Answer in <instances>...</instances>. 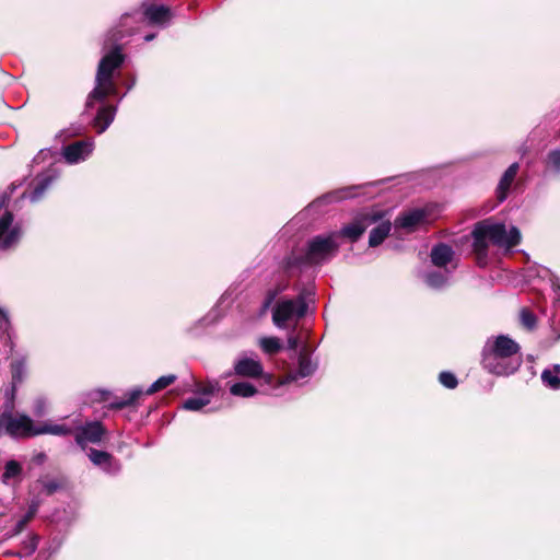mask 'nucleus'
Masks as SVG:
<instances>
[{"label":"nucleus","mask_w":560,"mask_h":560,"mask_svg":"<svg viewBox=\"0 0 560 560\" xmlns=\"http://www.w3.org/2000/svg\"><path fill=\"white\" fill-rule=\"evenodd\" d=\"M306 310L307 305L302 295L296 299L282 300L273 308L272 322L278 328H284L287 322L303 317Z\"/></svg>","instance_id":"39448f33"},{"label":"nucleus","mask_w":560,"mask_h":560,"mask_svg":"<svg viewBox=\"0 0 560 560\" xmlns=\"http://www.w3.org/2000/svg\"><path fill=\"white\" fill-rule=\"evenodd\" d=\"M453 248L444 243H439L434 245L431 249V261L436 267H445L450 264L454 258Z\"/></svg>","instance_id":"a211bd4d"},{"label":"nucleus","mask_w":560,"mask_h":560,"mask_svg":"<svg viewBox=\"0 0 560 560\" xmlns=\"http://www.w3.org/2000/svg\"><path fill=\"white\" fill-rule=\"evenodd\" d=\"M37 428L33 424L32 419L25 415L14 417L10 413H3L0 416V429H4L9 435L14 438L34 436Z\"/></svg>","instance_id":"0eeeda50"},{"label":"nucleus","mask_w":560,"mask_h":560,"mask_svg":"<svg viewBox=\"0 0 560 560\" xmlns=\"http://www.w3.org/2000/svg\"><path fill=\"white\" fill-rule=\"evenodd\" d=\"M37 545H38V537L36 535L30 536L23 542V548H22L21 555L31 556L37 549Z\"/></svg>","instance_id":"2f4dec72"},{"label":"nucleus","mask_w":560,"mask_h":560,"mask_svg":"<svg viewBox=\"0 0 560 560\" xmlns=\"http://www.w3.org/2000/svg\"><path fill=\"white\" fill-rule=\"evenodd\" d=\"M382 217V211L376 210L371 211V213L362 214L355 218L352 223L345 225L339 234L354 242L364 233L369 226L378 222Z\"/></svg>","instance_id":"1a4fd4ad"},{"label":"nucleus","mask_w":560,"mask_h":560,"mask_svg":"<svg viewBox=\"0 0 560 560\" xmlns=\"http://www.w3.org/2000/svg\"><path fill=\"white\" fill-rule=\"evenodd\" d=\"M22 476V466L19 462L11 459L4 465V471L1 476L2 481L5 485H13L20 481Z\"/></svg>","instance_id":"b1692460"},{"label":"nucleus","mask_w":560,"mask_h":560,"mask_svg":"<svg viewBox=\"0 0 560 560\" xmlns=\"http://www.w3.org/2000/svg\"><path fill=\"white\" fill-rule=\"evenodd\" d=\"M428 213L429 211L427 209L421 208L405 211L396 218L394 226L396 229H402L408 232H412L419 226L428 223Z\"/></svg>","instance_id":"9b49d317"},{"label":"nucleus","mask_w":560,"mask_h":560,"mask_svg":"<svg viewBox=\"0 0 560 560\" xmlns=\"http://www.w3.org/2000/svg\"><path fill=\"white\" fill-rule=\"evenodd\" d=\"M383 215H385L384 212H382ZM384 218V217H382ZM377 225L375 228H373L370 232V237H369V245L371 247H376L378 246L380 244L383 243V241L388 236L390 230H392V222L386 219H381L378 222H376Z\"/></svg>","instance_id":"aec40b11"},{"label":"nucleus","mask_w":560,"mask_h":560,"mask_svg":"<svg viewBox=\"0 0 560 560\" xmlns=\"http://www.w3.org/2000/svg\"><path fill=\"white\" fill-rule=\"evenodd\" d=\"M154 37H155V35H154V34H149V35H145V36H144V40H145V42H150V40H152Z\"/></svg>","instance_id":"c03bdc74"},{"label":"nucleus","mask_w":560,"mask_h":560,"mask_svg":"<svg viewBox=\"0 0 560 560\" xmlns=\"http://www.w3.org/2000/svg\"><path fill=\"white\" fill-rule=\"evenodd\" d=\"M517 172H518V163H513L508 167V170L502 175L500 183L498 185V188H497V195H498L499 201L502 202L506 199L508 191H509L512 183L514 182Z\"/></svg>","instance_id":"6ab92c4d"},{"label":"nucleus","mask_w":560,"mask_h":560,"mask_svg":"<svg viewBox=\"0 0 560 560\" xmlns=\"http://www.w3.org/2000/svg\"><path fill=\"white\" fill-rule=\"evenodd\" d=\"M122 62L124 56L118 46L101 59L96 73V85L86 100L88 107H92L96 101L103 102L107 95L116 94L117 88L113 80V72L119 68Z\"/></svg>","instance_id":"20e7f679"},{"label":"nucleus","mask_w":560,"mask_h":560,"mask_svg":"<svg viewBox=\"0 0 560 560\" xmlns=\"http://www.w3.org/2000/svg\"><path fill=\"white\" fill-rule=\"evenodd\" d=\"M176 381V375L168 374L159 377L151 386L144 392L141 387H135L124 394L122 397L117 398L112 402V407L116 409H121L128 406H132L143 394L152 395L156 392H160Z\"/></svg>","instance_id":"423d86ee"},{"label":"nucleus","mask_w":560,"mask_h":560,"mask_svg":"<svg viewBox=\"0 0 560 560\" xmlns=\"http://www.w3.org/2000/svg\"><path fill=\"white\" fill-rule=\"evenodd\" d=\"M299 346V339L294 335H289L288 337V349L295 351Z\"/></svg>","instance_id":"4c0bfd02"},{"label":"nucleus","mask_w":560,"mask_h":560,"mask_svg":"<svg viewBox=\"0 0 560 560\" xmlns=\"http://www.w3.org/2000/svg\"><path fill=\"white\" fill-rule=\"evenodd\" d=\"M316 368L317 365L312 362L311 358L306 353L301 352L299 355L298 370L289 373L280 384L296 382L301 378L311 376L315 372Z\"/></svg>","instance_id":"2eb2a0df"},{"label":"nucleus","mask_w":560,"mask_h":560,"mask_svg":"<svg viewBox=\"0 0 560 560\" xmlns=\"http://www.w3.org/2000/svg\"><path fill=\"white\" fill-rule=\"evenodd\" d=\"M472 249L478 262L485 264L488 257L489 243L510 250L521 242V232L516 226L509 229L502 222L486 219L477 222L471 231Z\"/></svg>","instance_id":"f03ea898"},{"label":"nucleus","mask_w":560,"mask_h":560,"mask_svg":"<svg viewBox=\"0 0 560 560\" xmlns=\"http://www.w3.org/2000/svg\"><path fill=\"white\" fill-rule=\"evenodd\" d=\"M34 412L36 416H43L45 413V400L37 399L34 407Z\"/></svg>","instance_id":"e433bc0d"},{"label":"nucleus","mask_w":560,"mask_h":560,"mask_svg":"<svg viewBox=\"0 0 560 560\" xmlns=\"http://www.w3.org/2000/svg\"><path fill=\"white\" fill-rule=\"evenodd\" d=\"M264 378H265L266 383H268V384H271V382L273 380V377L269 374L265 375Z\"/></svg>","instance_id":"37998d69"},{"label":"nucleus","mask_w":560,"mask_h":560,"mask_svg":"<svg viewBox=\"0 0 560 560\" xmlns=\"http://www.w3.org/2000/svg\"><path fill=\"white\" fill-rule=\"evenodd\" d=\"M337 233L317 235L308 241L306 249L302 254L293 253L285 260V268H302L308 265L320 264L336 255L339 244L336 242Z\"/></svg>","instance_id":"7ed1b4c3"},{"label":"nucleus","mask_w":560,"mask_h":560,"mask_svg":"<svg viewBox=\"0 0 560 560\" xmlns=\"http://www.w3.org/2000/svg\"><path fill=\"white\" fill-rule=\"evenodd\" d=\"M28 521L24 516L21 520H19L12 529V535H19L20 533H22Z\"/></svg>","instance_id":"c9c22d12"},{"label":"nucleus","mask_w":560,"mask_h":560,"mask_svg":"<svg viewBox=\"0 0 560 560\" xmlns=\"http://www.w3.org/2000/svg\"><path fill=\"white\" fill-rule=\"evenodd\" d=\"M115 114L116 108L114 106H102L98 109L95 117V126L98 133H103L109 127L115 118Z\"/></svg>","instance_id":"4be33fe9"},{"label":"nucleus","mask_w":560,"mask_h":560,"mask_svg":"<svg viewBox=\"0 0 560 560\" xmlns=\"http://www.w3.org/2000/svg\"><path fill=\"white\" fill-rule=\"evenodd\" d=\"M75 442L82 448H85L88 443H100L105 433V429L98 421L86 422L83 425H75Z\"/></svg>","instance_id":"9d476101"},{"label":"nucleus","mask_w":560,"mask_h":560,"mask_svg":"<svg viewBox=\"0 0 560 560\" xmlns=\"http://www.w3.org/2000/svg\"><path fill=\"white\" fill-rule=\"evenodd\" d=\"M277 294H278L277 291L268 292V295H267V298H266V300L264 302V308H268L271 305V303L273 302V300H275Z\"/></svg>","instance_id":"58836bf2"},{"label":"nucleus","mask_w":560,"mask_h":560,"mask_svg":"<svg viewBox=\"0 0 560 560\" xmlns=\"http://www.w3.org/2000/svg\"><path fill=\"white\" fill-rule=\"evenodd\" d=\"M215 387L213 385H209L205 387L201 392L200 396L197 397H190L186 399L183 404L184 409L190 410V411H199L205 406L210 404V396L214 393Z\"/></svg>","instance_id":"412c9836"},{"label":"nucleus","mask_w":560,"mask_h":560,"mask_svg":"<svg viewBox=\"0 0 560 560\" xmlns=\"http://www.w3.org/2000/svg\"><path fill=\"white\" fill-rule=\"evenodd\" d=\"M448 271H430L423 275L424 283L435 290L444 288L448 283Z\"/></svg>","instance_id":"a878e982"},{"label":"nucleus","mask_w":560,"mask_h":560,"mask_svg":"<svg viewBox=\"0 0 560 560\" xmlns=\"http://www.w3.org/2000/svg\"><path fill=\"white\" fill-rule=\"evenodd\" d=\"M11 373L13 384L21 383L25 375V361L24 359L15 360L11 363Z\"/></svg>","instance_id":"c85d7f7f"},{"label":"nucleus","mask_w":560,"mask_h":560,"mask_svg":"<svg viewBox=\"0 0 560 560\" xmlns=\"http://www.w3.org/2000/svg\"><path fill=\"white\" fill-rule=\"evenodd\" d=\"M57 178V174L48 173L38 177V183L33 189V191L28 195V198L32 202H37L40 200L45 191L52 184V182Z\"/></svg>","instance_id":"5701e85b"},{"label":"nucleus","mask_w":560,"mask_h":560,"mask_svg":"<svg viewBox=\"0 0 560 560\" xmlns=\"http://www.w3.org/2000/svg\"><path fill=\"white\" fill-rule=\"evenodd\" d=\"M557 324H559V325H560V314L556 315V316L553 317V319H552V324H551V326H552V328H553L555 330H556ZM558 338H560V335L558 336Z\"/></svg>","instance_id":"79ce46f5"},{"label":"nucleus","mask_w":560,"mask_h":560,"mask_svg":"<svg viewBox=\"0 0 560 560\" xmlns=\"http://www.w3.org/2000/svg\"><path fill=\"white\" fill-rule=\"evenodd\" d=\"M260 347L266 353L273 354L281 349V342L276 337H265L260 339Z\"/></svg>","instance_id":"c756f323"},{"label":"nucleus","mask_w":560,"mask_h":560,"mask_svg":"<svg viewBox=\"0 0 560 560\" xmlns=\"http://www.w3.org/2000/svg\"><path fill=\"white\" fill-rule=\"evenodd\" d=\"M74 431V427L67 424H52L46 423L35 430V434H52V435H69Z\"/></svg>","instance_id":"bb28decb"},{"label":"nucleus","mask_w":560,"mask_h":560,"mask_svg":"<svg viewBox=\"0 0 560 560\" xmlns=\"http://www.w3.org/2000/svg\"><path fill=\"white\" fill-rule=\"evenodd\" d=\"M36 512H37V505L36 504H32L30 506L27 513L24 515V517L30 522L34 517Z\"/></svg>","instance_id":"ea45409f"},{"label":"nucleus","mask_w":560,"mask_h":560,"mask_svg":"<svg viewBox=\"0 0 560 560\" xmlns=\"http://www.w3.org/2000/svg\"><path fill=\"white\" fill-rule=\"evenodd\" d=\"M10 326H11V324H10V319H9L7 312L4 310L0 308V328L3 331H8Z\"/></svg>","instance_id":"f704fd0d"},{"label":"nucleus","mask_w":560,"mask_h":560,"mask_svg":"<svg viewBox=\"0 0 560 560\" xmlns=\"http://www.w3.org/2000/svg\"><path fill=\"white\" fill-rule=\"evenodd\" d=\"M230 393L233 395V396H238V397H243V398H248V397H252L254 396L256 393H257V389L254 385H252L250 383H247V382H238V383H235L233 384L231 387H230Z\"/></svg>","instance_id":"cd10ccee"},{"label":"nucleus","mask_w":560,"mask_h":560,"mask_svg":"<svg viewBox=\"0 0 560 560\" xmlns=\"http://www.w3.org/2000/svg\"><path fill=\"white\" fill-rule=\"evenodd\" d=\"M22 236V229L10 211L0 215V248L8 249L16 245Z\"/></svg>","instance_id":"6e6552de"},{"label":"nucleus","mask_w":560,"mask_h":560,"mask_svg":"<svg viewBox=\"0 0 560 560\" xmlns=\"http://www.w3.org/2000/svg\"><path fill=\"white\" fill-rule=\"evenodd\" d=\"M439 381L443 386L450 389L455 388L458 384L456 376L451 372H441Z\"/></svg>","instance_id":"473e14b6"},{"label":"nucleus","mask_w":560,"mask_h":560,"mask_svg":"<svg viewBox=\"0 0 560 560\" xmlns=\"http://www.w3.org/2000/svg\"><path fill=\"white\" fill-rule=\"evenodd\" d=\"M548 165L555 171H560V150H555L548 154Z\"/></svg>","instance_id":"72a5a7b5"},{"label":"nucleus","mask_w":560,"mask_h":560,"mask_svg":"<svg viewBox=\"0 0 560 560\" xmlns=\"http://www.w3.org/2000/svg\"><path fill=\"white\" fill-rule=\"evenodd\" d=\"M144 18L152 25L165 26L172 19L170 8L165 5L151 4L144 9Z\"/></svg>","instance_id":"f3484780"},{"label":"nucleus","mask_w":560,"mask_h":560,"mask_svg":"<svg viewBox=\"0 0 560 560\" xmlns=\"http://www.w3.org/2000/svg\"><path fill=\"white\" fill-rule=\"evenodd\" d=\"M520 320H521L522 326L529 330L535 328L536 322H537L535 314L527 308L521 310Z\"/></svg>","instance_id":"7c9ffc66"},{"label":"nucleus","mask_w":560,"mask_h":560,"mask_svg":"<svg viewBox=\"0 0 560 560\" xmlns=\"http://www.w3.org/2000/svg\"><path fill=\"white\" fill-rule=\"evenodd\" d=\"M235 374L242 377H258L264 374L261 363L249 357H241L234 364Z\"/></svg>","instance_id":"4468645a"},{"label":"nucleus","mask_w":560,"mask_h":560,"mask_svg":"<svg viewBox=\"0 0 560 560\" xmlns=\"http://www.w3.org/2000/svg\"><path fill=\"white\" fill-rule=\"evenodd\" d=\"M88 456L95 466L101 467L107 474L115 475L121 468L120 463L105 451L90 448Z\"/></svg>","instance_id":"ddd939ff"},{"label":"nucleus","mask_w":560,"mask_h":560,"mask_svg":"<svg viewBox=\"0 0 560 560\" xmlns=\"http://www.w3.org/2000/svg\"><path fill=\"white\" fill-rule=\"evenodd\" d=\"M353 189H354V187H347V188H341V189H337V190L330 191V192H328V194L317 198L316 200H314L308 206V208L311 210L317 211V210H319V208L323 205L332 203V202H339V201L352 198V197L355 196L352 192Z\"/></svg>","instance_id":"dca6fc26"},{"label":"nucleus","mask_w":560,"mask_h":560,"mask_svg":"<svg viewBox=\"0 0 560 560\" xmlns=\"http://www.w3.org/2000/svg\"><path fill=\"white\" fill-rule=\"evenodd\" d=\"M93 139L75 141L63 148L62 156L67 163L77 164L79 162L85 161L93 152Z\"/></svg>","instance_id":"f8f14e48"},{"label":"nucleus","mask_w":560,"mask_h":560,"mask_svg":"<svg viewBox=\"0 0 560 560\" xmlns=\"http://www.w3.org/2000/svg\"><path fill=\"white\" fill-rule=\"evenodd\" d=\"M44 487H45L47 493L51 494L57 490L58 485L56 482H47V483H45Z\"/></svg>","instance_id":"a19ab883"},{"label":"nucleus","mask_w":560,"mask_h":560,"mask_svg":"<svg viewBox=\"0 0 560 560\" xmlns=\"http://www.w3.org/2000/svg\"><path fill=\"white\" fill-rule=\"evenodd\" d=\"M541 382L550 389H560V364L545 369L541 373Z\"/></svg>","instance_id":"393cba45"},{"label":"nucleus","mask_w":560,"mask_h":560,"mask_svg":"<svg viewBox=\"0 0 560 560\" xmlns=\"http://www.w3.org/2000/svg\"><path fill=\"white\" fill-rule=\"evenodd\" d=\"M481 357L483 369L498 376L515 373L523 363L520 345L506 335L488 338Z\"/></svg>","instance_id":"f257e3e1"}]
</instances>
